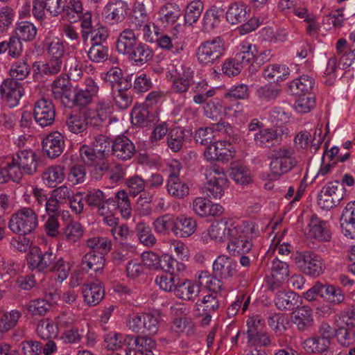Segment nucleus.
<instances>
[{
	"label": "nucleus",
	"instance_id": "nucleus-5",
	"mask_svg": "<svg viewBox=\"0 0 355 355\" xmlns=\"http://www.w3.org/2000/svg\"><path fill=\"white\" fill-rule=\"evenodd\" d=\"M225 52V42L220 37L202 42L198 48L197 58L202 65H210L218 61Z\"/></svg>",
	"mask_w": 355,
	"mask_h": 355
},
{
	"label": "nucleus",
	"instance_id": "nucleus-24",
	"mask_svg": "<svg viewBox=\"0 0 355 355\" xmlns=\"http://www.w3.org/2000/svg\"><path fill=\"white\" fill-rule=\"evenodd\" d=\"M271 279L268 281L269 288L272 291L280 287L289 275L288 265L286 262L275 259L271 264Z\"/></svg>",
	"mask_w": 355,
	"mask_h": 355
},
{
	"label": "nucleus",
	"instance_id": "nucleus-50",
	"mask_svg": "<svg viewBox=\"0 0 355 355\" xmlns=\"http://www.w3.org/2000/svg\"><path fill=\"white\" fill-rule=\"evenodd\" d=\"M37 333L43 340L52 339L57 337L58 328L52 321L42 320L37 324Z\"/></svg>",
	"mask_w": 355,
	"mask_h": 355
},
{
	"label": "nucleus",
	"instance_id": "nucleus-1",
	"mask_svg": "<svg viewBox=\"0 0 355 355\" xmlns=\"http://www.w3.org/2000/svg\"><path fill=\"white\" fill-rule=\"evenodd\" d=\"M235 233L231 236L227 250L232 256L248 253L252 248V240L258 236V226L253 222L237 223Z\"/></svg>",
	"mask_w": 355,
	"mask_h": 355
},
{
	"label": "nucleus",
	"instance_id": "nucleus-57",
	"mask_svg": "<svg viewBox=\"0 0 355 355\" xmlns=\"http://www.w3.org/2000/svg\"><path fill=\"white\" fill-rule=\"evenodd\" d=\"M115 203L120 209L123 218H128L131 215V206L128 196L124 190L119 191L115 195Z\"/></svg>",
	"mask_w": 355,
	"mask_h": 355
},
{
	"label": "nucleus",
	"instance_id": "nucleus-8",
	"mask_svg": "<svg viewBox=\"0 0 355 355\" xmlns=\"http://www.w3.org/2000/svg\"><path fill=\"white\" fill-rule=\"evenodd\" d=\"M85 199L89 205L98 207V213L103 217L104 223L108 226L116 224L117 218L105 206V204L110 202V198L106 199V196L101 190L96 189L89 190Z\"/></svg>",
	"mask_w": 355,
	"mask_h": 355
},
{
	"label": "nucleus",
	"instance_id": "nucleus-26",
	"mask_svg": "<svg viewBox=\"0 0 355 355\" xmlns=\"http://www.w3.org/2000/svg\"><path fill=\"white\" fill-rule=\"evenodd\" d=\"M64 146V137L59 132L50 133L42 141L43 150L50 158L58 157L62 153Z\"/></svg>",
	"mask_w": 355,
	"mask_h": 355
},
{
	"label": "nucleus",
	"instance_id": "nucleus-61",
	"mask_svg": "<svg viewBox=\"0 0 355 355\" xmlns=\"http://www.w3.org/2000/svg\"><path fill=\"white\" fill-rule=\"evenodd\" d=\"M323 189L327 190V193L329 194L333 200H335L337 205H338L344 198L345 189L338 180L328 182L323 187Z\"/></svg>",
	"mask_w": 355,
	"mask_h": 355
},
{
	"label": "nucleus",
	"instance_id": "nucleus-22",
	"mask_svg": "<svg viewBox=\"0 0 355 355\" xmlns=\"http://www.w3.org/2000/svg\"><path fill=\"white\" fill-rule=\"evenodd\" d=\"M98 90V87L92 79H87L84 85L79 89L73 90L72 94V101L71 106L73 104H77L81 106L89 104L92 98L96 96Z\"/></svg>",
	"mask_w": 355,
	"mask_h": 355
},
{
	"label": "nucleus",
	"instance_id": "nucleus-6",
	"mask_svg": "<svg viewBox=\"0 0 355 355\" xmlns=\"http://www.w3.org/2000/svg\"><path fill=\"white\" fill-rule=\"evenodd\" d=\"M8 226L14 233L26 235L37 226V215L31 209H22L12 216Z\"/></svg>",
	"mask_w": 355,
	"mask_h": 355
},
{
	"label": "nucleus",
	"instance_id": "nucleus-7",
	"mask_svg": "<svg viewBox=\"0 0 355 355\" xmlns=\"http://www.w3.org/2000/svg\"><path fill=\"white\" fill-rule=\"evenodd\" d=\"M254 58V51L250 44L245 43L241 51L236 54L233 59H230L223 63V72L228 76L239 75L244 66L247 65Z\"/></svg>",
	"mask_w": 355,
	"mask_h": 355
},
{
	"label": "nucleus",
	"instance_id": "nucleus-32",
	"mask_svg": "<svg viewBox=\"0 0 355 355\" xmlns=\"http://www.w3.org/2000/svg\"><path fill=\"white\" fill-rule=\"evenodd\" d=\"M315 85L313 77L309 75H302L289 83L288 89L293 95L311 94V92Z\"/></svg>",
	"mask_w": 355,
	"mask_h": 355
},
{
	"label": "nucleus",
	"instance_id": "nucleus-49",
	"mask_svg": "<svg viewBox=\"0 0 355 355\" xmlns=\"http://www.w3.org/2000/svg\"><path fill=\"white\" fill-rule=\"evenodd\" d=\"M193 71L190 68L183 69L180 77L173 80V88L177 93H183L187 91L193 83Z\"/></svg>",
	"mask_w": 355,
	"mask_h": 355
},
{
	"label": "nucleus",
	"instance_id": "nucleus-28",
	"mask_svg": "<svg viewBox=\"0 0 355 355\" xmlns=\"http://www.w3.org/2000/svg\"><path fill=\"white\" fill-rule=\"evenodd\" d=\"M52 92L55 98L60 99L66 106H71L73 89L69 78L60 77L56 79L53 82Z\"/></svg>",
	"mask_w": 355,
	"mask_h": 355
},
{
	"label": "nucleus",
	"instance_id": "nucleus-60",
	"mask_svg": "<svg viewBox=\"0 0 355 355\" xmlns=\"http://www.w3.org/2000/svg\"><path fill=\"white\" fill-rule=\"evenodd\" d=\"M315 106V98L313 94L302 95L295 103V110L301 114L309 112Z\"/></svg>",
	"mask_w": 355,
	"mask_h": 355
},
{
	"label": "nucleus",
	"instance_id": "nucleus-55",
	"mask_svg": "<svg viewBox=\"0 0 355 355\" xmlns=\"http://www.w3.org/2000/svg\"><path fill=\"white\" fill-rule=\"evenodd\" d=\"M128 86V84L125 83L124 87L120 86L112 89L114 102L120 109L127 108L132 103V97L126 90Z\"/></svg>",
	"mask_w": 355,
	"mask_h": 355
},
{
	"label": "nucleus",
	"instance_id": "nucleus-56",
	"mask_svg": "<svg viewBox=\"0 0 355 355\" xmlns=\"http://www.w3.org/2000/svg\"><path fill=\"white\" fill-rule=\"evenodd\" d=\"M83 7L80 0H69L64 9L65 15L71 22L77 21L82 16Z\"/></svg>",
	"mask_w": 355,
	"mask_h": 355
},
{
	"label": "nucleus",
	"instance_id": "nucleus-33",
	"mask_svg": "<svg viewBox=\"0 0 355 355\" xmlns=\"http://www.w3.org/2000/svg\"><path fill=\"white\" fill-rule=\"evenodd\" d=\"M293 315V321L299 331H306L313 326V311L309 306H302L298 308Z\"/></svg>",
	"mask_w": 355,
	"mask_h": 355
},
{
	"label": "nucleus",
	"instance_id": "nucleus-10",
	"mask_svg": "<svg viewBox=\"0 0 355 355\" xmlns=\"http://www.w3.org/2000/svg\"><path fill=\"white\" fill-rule=\"evenodd\" d=\"M55 255L51 251L42 252L37 246H33L27 254L28 268L32 270L44 271L50 266L55 259Z\"/></svg>",
	"mask_w": 355,
	"mask_h": 355
},
{
	"label": "nucleus",
	"instance_id": "nucleus-13",
	"mask_svg": "<svg viewBox=\"0 0 355 355\" xmlns=\"http://www.w3.org/2000/svg\"><path fill=\"white\" fill-rule=\"evenodd\" d=\"M33 116L35 122L41 127L51 125L55 116L54 106L51 101L41 98L35 103Z\"/></svg>",
	"mask_w": 355,
	"mask_h": 355
},
{
	"label": "nucleus",
	"instance_id": "nucleus-20",
	"mask_svg": "<svg viewBox=\"0 0 355 355\" xmlns=\"http://www.w3.org/2000/svg\"><path fill=\"white\" fill-rule=\"evenodd\" d=\"M158 15L157 29L163 31L177 21L181 11L177 4L167 2L160 7Z\"/></svg>",
	"mask_w": 355,
	"mask_h": 355
},
{
	"label": "nucleus",
	"instance_id": "nucleus-54",
	"mask_svg": "<svg viewBox=\"0 0 355 355\" xmlns=\"http://www.w3.org/2000/svg\"><path fill=\"white\" fill-rule=\"evenodd\" d=\"M184 135V131L180 128H175L169 131L167 144L173 152H178L182 148Z\"/></svg>",
	"mask_w": 355,
	"mask_h": 355
},
{
	"label": "nucleus",
	"instance_id": "nucleus-3",
	"mask_svg": "<svg viewBox=\"0 0 355 355\" xmlns=\"http://www.w3.org/2000/svg\"><path fill=\"white\" fill-rule=\"evenodd\" d=\"M205 175L207 180L205 188L209 192V196L220 198L228 187V180L224 169L218 165L209 166L206 168Z\"/></svg>",
	"mask_w": 355,
	"mask_h": 355
},
{
	"label": "nucleus",
	"instance_id": "nucleus-9",
	"mask_svg": "<svg viewBox=\"0 0 355 355\" xmlns=\"http://www.w3.org/2000/svg\"><path fill=\"white\" fill-rule=\"evenodd\" d=\"M124 341L126 355H154L155 342L150 338L127 336Z\"/></svg>",
	"mask_w": 355,
	"mask_h": 355
},
{
	"label": "nucleus",
	"instance_id": "nucleus-19",
	"mask_svg": "<svg viewBox=\"0 0 355 355\" xmlns=\"http://www.w3.org/2000/svg\"><path fill=\"white\" fill-rule=\"evenodd\" d=\"M66 0H33V14L37 19H42L46 10L53 16H57L64 10Z\"/></svg>",
	"mask_w": 355,
	"mask_h": 355
},
{
	"label": "nucleus",
	"instance_id": "nucleus-18",
	"mask_svg": "<svg viewBox=\"0 0 355 355\" xmlns=\"http://www.w3.org/2000/svg\"><path fill=\"white\" fill-rule=\"evenodd\" d=\"M193 211L200 217L219 216L223 211V207L219 204H214L211 201L204 197H196L191 204Z\"/></svg>",
	"mask_w": 355,
	"mask_h": 355
},
{
	"label": "nucleus",
	"instance_id": "nucleus-4",
	"mask_svg": "<svg viewBox=\"0 0 355 355\" xmlns=\"http://www.w3.org/2000/svg\"><path fill=\"white\" fill-rule=\"evenodd\" d=\"M154 96V94L151 92L143 105L135 106L131 112L132 124L141 128H149L153 135L155 133L154 107L152 106Z\"/></svg>",
	"mask_w": 355,
	"mask_h": 355
},
{
	"label": "nucleus",
	"instance_id": "nucleus-46",
	"mask_svg": "<svg viewBox=\"0 0 355 355\" xmlns=\"http://www.w3.org/2000/svg\"><path fill=\"white\" fill-rule=\"evenodd\" d=\"M204 9V4L200 0L190 2L184 12V21L186 24L193 25L196 23Z\"/></svg>",
	"mask_w": 355,
	"mask_h": 355
},
{
	"label": "nucleus",
	"instance_id": "nucleus-34",
	"mask_svg": "<svg viewBox=\"0 0 355 355\" xmlns=\"http://www.w3.org/2000/svg\"><path fill=\"white\" fill-rule=\"evenodd\" d=\"M174 234L179 237L187 238L196 230V221L192 217L182 215L175 220Z\"/></svg>",
	"mask_w": 355,
	"mask_h": 355
},
{
	"label": "nucleus",
	"instance_id": "nucleus-11",
	"mask_svg": "<svg viewBox=\"0 0 355 355\" xmlns=\"http://www.w3.org/2000/svg\"><path fill=\"white\" fill-rule=\"evenodd\" d=\"M207 160L227 162L234 157V151L230 141H216L209 145L204 153Z\"/></svg>",
	"mask_w": 355,
	"mask_h": 355
},
{
	"label": "nucleus",
	"instance_id": "nucleus-59",
	"mask_svg": "<svg viewBox=\"0 0 355 355\" xmlns=\"http://www.w3.org/2000/svg\"><path fill=\"white\" fill-rule=\"evenodd\" d=\"M21 178V173L19 168L8 162L5 166H0V184L8 182L10 179L18 182Z\"/></svg>",
	"mask_w": 355,
	"mask_h": 355
},
{
	"label": "nucleus",
	"instance_id": "nucleus-17",
	"mask_svg": "<svg viewBox=\"0 0 355 355\" xmlns=\"http://www.w3.org/2000/svg\"><path fill=\"white\" fill-rule=\"evenodd\" d=\"M129 6L123 0H114L107 3L103 11L105 19L110 24L122 21L126 17Z\"/></svg>",
	"mask_w": 355,
	"mask_h": 355
},
{
	"label": "nucleus",
	"instance_id": "nucleus-45",
	"mask_svg": "<svg viewBox=\"0 0 355 355\" xmlns=\"http://www.w3.org/2000/svg\"><path fill=\"white\" fill-rule=\"evenodd\" d=\"M83 232V228L78 222L71 220L63 230V238L68 243H75L82 238Z\"/></svg>",
	"mask_w": 355,
	"mask_h": 355
},
{
	"label": "nucleus",
	"instance_id": "nucleus-29",
	"mask_svg": "<svg viewBox=\"0 0 355 355\" xmlns=\"http://www.w3.org/2000/svg\"><path fill=\"white\" fill-rule=\"evenodd\" d=\"M112 148L114 155L123 160L130 159L135 153L134 144L124 135L115 138Z\"/></svg>",
	"mask_w": 355,
	"mask_h": 355
},
{
	"label": "nucleus",
	"instance_id": "nucleus-64",
	"mask_svg": "<svg viewBox=\"0 0 355 355\" xmlns=\"http://www.w3.org/2000/svg\"><path fill=\"white\" fill-rule=\"evenodd\" d=\"M194 139L201 145H210L216 139V134L211 128H200L196 132Z\"/></svg>",
	"mask_w": 355,
	"mask_h": 355
},
{
	"label": "nucleus",
	"instance_id": "nucleus-52",
	"mask_svg": "<svg viewBox=\"0 0 355 355\" xmlns=\"http://www.w3.org/2000/svg\"><path fill=\"white\" fill-rule=\"evenodd\" d=\"M71 264L62 259H58L53 266L52 273L57 283H62L69 275Z\"/></svg>",
	"mask_w": 355,
	"mask_h": 355
},
{
	"label": "nucleus",
	"instance_id": "nucleus-40",
	"mask_svg": "<svg viewBox=\"0 0 355 355\" xmlns=\"http://www.w3.org/2000/svg\"><path fill=\"white\" fill-rule=\"evenodd\" d=\"M168 193L175 198H184L189 193V185L178 177L173 176L167 181Z\"/></svg>",
	"mask_w": 355,
	"mask_h": 355
},
{
	"label": "nucleus",
	"instance_id": "nucleus-47",
	"mask_svg": "<svg viewBox=\"0 0 355 355\" xmlns=\"http://www.w3.org/2000/svg\"><path fill=\"white\" fill-rule=\"evenodd\" d=\"M21 314L16 309L4 312L0 317V332H6L12 329L17 324Z\"/></svg>",
	"mask_w": 355,
	"mask_h": 355
},
{
	"label": "nucleus",
	"instance_id": "nucleus-36",
	"mask_svg": "<svg viewBox=\"0 0 355 355\" xmlns=\"http://www.w3.org/2000/svg\"><path fill=\"white\" fill-rule=\"evenodd\" d=\"M299 296L291 291H280L276 294L275 303L280 310H293L299 306Z\"/></svg>",
	"mask_w": 355,
	"mask_h": 355
},
{
	"label": "nucleus",
	"instance_id": "nucleus-63",
	"mask_svg": "<svg viewBox=\"0 0 355 355\" xmlns=\"http://www.w3.org/2000/svg\"><path fill=\"white\" fill-rule=\"evenodd\" d=\"M67 125L69 131L75 134H78L85 130L88 123L85 116L82 117L80 115H72L68 118Z\"/></svg>",
	"mask_w": 355,
	"mask_h": 355
},
{
	"label": "nucleus",
	"instance_id": "nucleus-41",
	"mask_svg": "<svg viewBox=\"0 0 355 355\" xmlns=\"http://www.w3.org/2000/svg\"><path fill=\"white\" fill-rule=\"evenodd\" d=\"M82 266L84 270H92L98 272L105 266V259L103 254L89 252L85 254L82 259Z\"/></svg>",
	"mask_w": 355,
	"mask_h": 355
},
{
	"label": "nucleus",
	"instance_id": "nucleus-48",
	"mask_svg": "<svg viewBox=\"0 0 355 355\" xmlns=\"http://www.w3.org/2000/svg\"><path fill=\"white\" fill-rule=\"evenodd\" d=\"M335 336L343 347H349L355 342V331L340 324H336Z\"/></svg>",
	"mask_w": 355,
	"mask_h": 355
},
{
	"label": "nucleus",
	"instance_id": "nucleus-43",
	"mask_svg": "<svg viewBox=\"0 0 355 355\" xmlns=\"http://www.w3.org/2000/svg\"><path fill=\"white\" fill-rule=\"evenodd\" d=\"M196 311L200 313H213L219 307V302L217 299L216 293H211L205 296L202 299H199L195 304Z\"/></svg>",
	"mask_w": 355,
	"mask_h": 355
},
{
	"label": "nucleus",
	"instance_id": "nucleus-25",
	"mask_svg": "<svg viewBox=\"0 0 355 355\" xmlns=\"http://www.w3.org/2000/svg\"><path fill=\"white\" fill-rule=\"evenodd\" d=\"M237 263L230 257L218 256L213 263V270L216 276L221 279H230L237 272Z\"/></svg>",
	"mask_w": 355,
	"mask_h": 355
},
{
	"label": "nucleus",
	"instance_id": "nucleus-27",
	"mask_svg": "<svg viewBox=\"0 0 355 355\" xmlns=\"http://www.w3.org/2000/svg\"><path fill=\"white\" fill-rule=\"evenodd\" d=\"M340 227L343 234L349 239H355V201L345 206L340 218Z\"/></svg>",
	"mask_w": 355,
	"mask_h": 355
},
{
	"label": "nucleus",
	"instance_id": "nucleus-37",
	"mask_svg": "<svg viewBox=\"0 0 355 355\" xmlns=\"http://www.w3.org/2000/svg\"><path fill=\"white\" fill-rule=\"evenodd\" d=\"M42 181L49 187H55L65 179L64 167L60 165H54L48 167L42 173Z\"/></svg>",
	"mask_w": 355,
	"mask_h": 355
},
{
	"label": "nucleus",
	"instance_id": "nucleus-58",
	"mask_svg": "<svg viewBox=\"0 0 355 355\" xmlns=\"http://www.w3.org/2000/svg\"><path fill=\"white\" fill-rule=\"evenodd\" d=\"M37 70L43 73L55 74L58 73L62 66V59L51 58L46 62H38L37 64Z\"/></svg>",
	"mask_w": 355,
	"mask_h": 355
},
{
	"label": "nucleus",
	"instance_id": "nucleus-2",
	"mask_svg": "<svg viewBox=\"0 0 355 355\" xmlns=\"http://www.w3.org/2000/svg\"><path fill=\"white\" fill-rule=\"evenodd\" d=\"M293 148L289 146H282L272 151L269 164L270 176L272 179H279L297 166V160Z\"/></svg>",
	"mask_w": 355,
	"mask_h": 355
},
{
	"label": "nucleus",
	"instance_id": "nucleus-42",
	"mask_svg": "<svg viewBox=\"0 0 355 355\" xmlns=\"http://www.w3.org/2000/svg\"><path fill=\"white\" fill-rule=\"evenodd\" d=\"M320 297L334 304H338L345 299L344 294L338 287L320 283Z\"/></svg>",
	"mask_w": 355,
	"mask_h": 355
},
{
	"label": "nucleus",
	"instance_id": "nucleus-15",
	"mask_svg": "<svg viewBox=\"0 0 355 355\" xmlns=\"http://www.w3.org/2000/svg\"><path fill=\"white\" fill-rule=\"evenodd\" d=\"M24 93L21 83L13 78L5 80L1 85V97L10 107H14L19 104Z\"/></svg>",
	"mask_w": 355,
	"mask_h": 355
},
{
	"label": "nucleus",
	"instance_id": "nucleus-51",
	"mask_svg": "<svg viewBox=\"0 0 355 355\" xmlns=\"http://www.w3.org/2000/svg\"><path fill=\"white\" fill-rule=\"evenodd\" d=\"M37 33L35 26L29 21H21L16 28L17 37L24 41H32Z\"/></svg>",
	"mask_w": 355,
	"mask_h": 355
},
{
	"label": "nucleus",
	"instance_id": "nucleus-12",
	"mask_svg": "<svg viewBox=\"0 0 355 355\" xmlns=\"http://www.w3.org/2000/svg\"><path fill=\"white\" fill-rule=\"evenodd\" d=\"M10 164L16 166L21 173V170L26 174L32 175L37 171L38 162L36 153L33 150L24 149L13 156Z\"/></svg>",
	"mask_w": 355,
	"mask_h": 355
},
{
	"label": "nucleus",
	"instance_id": "nucleus-14",
	"mask_svg": "<svg viewBox=\"0 0 355 355\" xmlns=\"http://www.w3.org/2000/svg\"><path fill=\"white\" fill-rule=\"evenodd\" d=\"M302 262L300 268L304 273L317 277L323 273L324 264L321 257L313 252L306 251L299 256Z\"/></svg>",
	"mask_w": 355,
	"mask_h": 355
},
{
	"label": "nucleus",
	"instance_id": "nucleus-31",
	"mask_svg": "<svg viewBox=\"0 0 355 355\" xmlns=\"http://www.w3.org/2000/svg\"><path fill=\"white\" fill-rule=\"evenodd\" d=\"M200 292V286L190 280L178 282L175 288V295L179 299L194 301Z\"/></svg>",
	"mask_w": 355,
	"mask_h": 355
},
{
	"label": "nucleus",
	"instance_id": "nucleus-23",
	"mask_svg": "<svg viewBox=\"0 0 355 355\" xmlns=\"http://www.w3.org/2000/svg\"><path fill=\"white\" fill-rule=\"evenodd\" d=\"M236 224L232 220H220L210 226L208 234L211 239L216 241H230L231 236L236 232L234 228Z\"/></svg>",
	"mask_w": 355,
	"mask_h": 355
},
{
	"label": "nucleus",
	"instance_id": "nucleus-39",
	"mask_svg": "<svg viewBox=\"0 0 355 355\" xmlns=\"http://www.w3.org/2000/svg\"><path fill=\"white\" fill-rule=\"evenodd\" d=\"M262 73L269 81L280 82L288 77L290 70L284 64H273L266 67Z\"/></svg>",
	"mask_w": 355,
	"mask_h": 355
},
{
	"label": "nucleus",
	"instance_id": "nucleus-62",
	"mask_svg": "<svg viewBox=\"0 0 355 355\" xmlns=\"http://www.w3.org/2000/svg\"><path fill=\"white\" fill-rule=\"evenodd\" d=\"M105 80L109 83L112 89L117 87L122 86V84L125 85V81L123 78L122 70L119 67L111 68L105 75Z\"/></svg>",
	"mask_w": 355,
	"mask_h": 355
},
{
	"label": "nucleus",
	"instance_id": "nucleus-44",
	"mask_svg": "<svg viewBox=\"0 0 355 355\" xmlns=\"http://www.w3.org/2000/svg\"><path fill=\"white\" fill-rule=\"evenodd\" d=\"M128 55L130 60L135 64L141 66L151 58L153 51L147 45L140 43L135 49L133 48Z\"/></svg>",
	"mask_w": 355,
	"mask_h": 355
},
{
	"label": "nucleus",
	"instance_id": "nucleus-53",
	"mask_svg": "<svg viewBox=\"0 0 355 355\" xmlns=\"http://www.w3.org/2000/svg\"><path fill=\"white\" fill-rule=\"evenodd\" d=\"M336 324H340L355 331V308L348 307L334 317Z\"/></svg>",
	"mask_w": 355,
	"mask_h": 355
},
{
	"label": "nucleus",
	"instance_id": "nucleus-30",
	"mask_svg": "<svg viewBox=\"0 0 355 355\" xmlns=\"http://www.w3.org/2000/svg\"><path fill=\"white\" fill-rule=\"evenodd\" d=\"M84 301L89 305H96L103 298L105 291L98 282L85 284L82 288Z\"/></svg>",
	"mask_w": 355,
	"mask_h": 355
},
{
	"label": "nucleus",
	"instance_id": "nucleus-16",
	"mask_svg": "<svg viewBox=\"0 0 355 355\" xmlns=\"http://www.w3.org/2000/svg\"><path fill=\"white\" fill-rule=\"evenodd\" d=\"M306 234L310 239L323 242H327L331 238V232L328 223L320 219L316 215L311 216L306 229Z\"/></svg>",
	"mask_w": 355,
	"mask_h": 355
},
{
	"label": "nucleus",
	"instance_id": "nucleus-21",
	"mask_svg": "<svg viewBox=\"0 0 355 355\" xmlns=\"http://www.w3.org/2000/svg\"><path fill=\"white\" fill-rule=\"evenodd\" d=\"M282 133L278 127L262 128L254 135V141L259 147L271 148L282 140Z\"/></svg>",
	"mask_w": 355,
	"mask_h": 355
},
{
	"label": "nucleus",
	"instance_id": "nucleus-35",
	"mask_svg": "<svg viewBox=\"0 0 355 355\" xmlns=\"http://www.w3.org/2000/svg\"><path fill=\"white\" fill-rule=\"evenodd\" d=\"M250 17V10L243 3H233L226 12L227 21L233 25L245 21Z\"/></svg>",
	"mask_w": 355,
	"mask_h": 355
},
{
	"label": "nucleus",
	"instance_id": "nucleus-38",
	"mask_svg": "<svg viewBox=\"0 0 355 355\" xmlns=\"http://www.w3.org/2000/svg\"><path fill=\"white\" fill-rule=\"evenodd\" d=\"M137 37L131 29H125L116 42V49L121 54H128L135 46Z\"/></svg>",
	"mask_w": 355,
	"mask_h": 355
}]
</instances>
